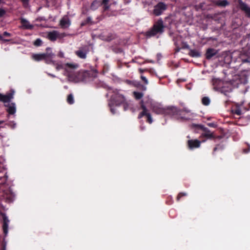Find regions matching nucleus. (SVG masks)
I'll return each mask as SVG.
<instances>
[{"instance_id": "1", "label": "nucleus", "mask_w": 250, "mask_h": 250, "mask_svg": "<svg viewBox=\"0 0 250 250\" xmlns=\"http://www.w3.org/2000/svg\"><path fill=\"white\" fill-rule=\"evenodd\" d=\"M152 110L156 114L167 115L177 120H188L190 119L186 116V113H190V110L186 108L180 109L175 106L164 108L159 105H154L152 107Z\"/></svg>"}, {"instance_id": "2", "label": "nucleus", "mask_w": 250, "mask_h": 250, "mask_svg": "<svg viewBox=\"0 0 250 250\" xmlns=\"http://www.w3.org/2000/svg\"><path fill=\"white\" fill-rule=\"evenodd\" d=\"M246 83H247V80L245 78H242L239 75H236L232 80H230L229 83L225 82L220 92L225 96L229 97V94L233 89V85L237 87L240 84H245Z\"/></svg>"}, {"instance_id": "3", "label": "nucleus", "mask_w": 250, "mask_h": 250, "mask_svg": "<svg viewBox=\"0 0 250 250\" xmlns=\"http://www.w3.org/2000/svg\"><path fill=\"white\" fill-rule=\"evenodd\" d=\"M165 26L162 19L156 21L152 27L146 33L147 38L154 37L157 34H161L164 32Z\"/></svg>"}, {"instance_id": "4", "label": "nucleus", "mask_w": 250, "mask_h": 250, "mask_svg": "<svg viewBox=\"0 0 250 250\" xmlns=\"http://www.w3.org/2000/svg\"><path fill=\"white\" fill-rule=\"evenodd\" d=\"M112 93L110 99L116 105L119 106L126 101L125 97L120 93V90L108 88V94Z\"/></svg>"}, {"instance_id": "5", "label": "nucleus", "mask_w": 250, "mask_h": 250, "mask_svg": "<svg viewBox=\"0 0 250 250\" xmlns=\"http://www.w3.org/2000/svg\"><path fill=\"white\" fill-rule=\"evenodd\" d=\"M195 126L196 127V128L201 129L204 131V132H203L201 134L202 136H203V137L210 140L215 139L220 140L222 138V137L221 136H215L213 132H211L208 128L206 127L203 125H196Z\"/></svg>"}, {"instance_id": "6", "label": "nucleus", "mask_w": 250, "mask_h": 250, "mask_svg": "<svg viewBox=\"0 0 250 250\" xmlns=\"http://www.w3.org/2000/svg\"><path fill=\"white\" fill-rule=\"evenodd\" d=\"M167 5L163 2H158L153 10V14L156 16L161 15L167 9Z\"/></svg>"}, {"instance_id": "7", "label": "nucleus", "mask_w": 250, "mask_h": 250, "mask_svg": "<svg viewBox=\"0 0 250 250\" xmlns=\"http://www.w3.org/2000/svg\"><path fill=\"white\" fill-rule=\"evenodd\" d=\"M141 108L142 109L143 111L139 114L138 116V118L140 119L142 118L143 116H146L147 118V122L149 124H151L152 123V119L150 114L148 112V110L147 109L146 106L144 105L143 101H141L140 103Z\"/></svg>"}, {"instance_id": "8", "label": "nucleus", "mask_w": 250, "mask_h": 250, "mask_svg": "<svg viewBox=\"0 0 250 250\" xmlns=\"http://www.w3.org/2000/svg\"><path fill=\"white\" fill-rule=\"evenodd\" d=\"M238 7L243 11L245 15V16L250 19V7L242 0H237Z\"/></svg>"}, {"instance_id": "9", "label": "nucleus", "mask_w": 250, "mask_h": 250, "mask_svg": "<svg viewBox=\"0 0 250 250\" xmlns=\"http://www.w3.org/2000/svg\"><path fill=\"white\" fill-rule=\"evenodd\" d=\"M14 94L15 91L13 89H11L5 95L0 93V101L4 103H9L13 99Z\"/></svg>"}, {"instance_id": "10", "label": "nucleus", "mask_w": 250, "mask_h": 250, "mask_svg": "<svg viewBox=\"0 0 250 250\" xmlns=\"http://www.w3.org/2000/svg\"><path fill=\"white\" fill-rule=\"evenodd\" d=\"M89 52L88 47L86 46L79 48V49L75 52V54L80 59H85L87 54Z\"/></svg>"}, {"instance_id": "11", "label": "nucleus", "mask_w": 250, "mask_h": 250, "mask_svg": "<svg viewBox=\"0 0 250 250\" xmlns=\"http://www.w3.org/2000/svg\"><path fill=\"white\" fill-rule=\"evenodd\" d=\"M52 54L49 53H42V54H33L32 55V59L35 61L39 62L47 58H52Z\"/></svg>"}, {"instance_id": "12", "label": "nucleus", "mask_w": 250, "mask_h": 250, "mask_svg": "<svg viewBox=\"0 0 250 250\" xmlns=\"http://www.w3.org/2000/svg\"><path fill=\"white\" fill-rule=\"evenodd\" d=\"M212 85L213 89L215 91L220 92L221 89L222 88L225 82L222 81L219 79L213 78L212 79Z\"/></svg>"}, {"instance_id": "13", "label": "nucleus", "mask_w": 250, "mask_h": 250, "mask_svg": "<svg viewBox=\"0 0 250 250\" xmlns=\"http://www.w3.org/2000/svg\"><path fill=\"white\" fill-rule=\"evenodd\" d=\"M2 217V229L5 235H6L8 230L9 220L4 213H1Z\"/></svg>"}, {"instance_id": "14", "label": "nucleus", "mask_w": 250, "mask_h": 250, "mask_svg": "<svg viewBox=\"0 0 250 250\" xmlns=\"http://www.w3.org/2000/svg\"><path fill=\"white\" fill-rule=\"evenodd\" d=\"M188 146L189 149H193L194 148L200 147L201 142L198 140H189L188 141Z\"/></svg>"}, {"instance_id": "15", "label": "nucleus", "mask_w": 250, "mask_h": 250, "mask_svg": "<svg viewBox=\"0 0 250 250\" xmlns=\"http://www.w3.org/2000/svg\"><path fill=\"white\" fill-rule=\"evenodd\" d=\"M60 24L62 28H67L70 25L71 21L67 16H65L60 20Z\"/></svg>"}, {"instance_id": "16", "label": "nucleus", "mask_w": 250, "mask_h": 250, "mask_svg": "<svg viewBox=\"0 0 250 250\" xmlns=\"http://www.w3.org/2000/svg\"><path fill=\"white\" fill-rule=\"evenodd\" d=\"M20 22L22 25V27L25 29L32 30L33 29V25L31 24L30 22L25 19L20 18Z\"/></svg>"}, {"instance_id": "17", "label": "nucleus", "mask_w": 250, "mask_h": 250, "mask_svg": "<svg viewBox=\"0 0 250 250\" xmlns=\"http://www.w3.org/2000/svg\"><path fill=\"white\" fill-rule=\"evenodd\" d=\"M218 53V51L214 48H208L206 53V58L207 60L211 59L213 57L216 56Z\"/></svg>"}, {"instance_id": "18", "label": "nucleus", "mask_w": 250, "mask_h": 250, "mask_svg": "<svg viewBox=\"0 0 250 250\" xmlns=\"http://www.w3.org/2000/svg\"><path fill=\"white\" fill-rule=\"evenodd\" d=\"M5 106L7 107V112L10 115H13L16 111V104L14 103H8L5 104Z\"/></svg>"}, {"instance_id": "19", "label": "nucleus", "mask_w": 250, "mask_h": 250, "mask_svg": "<svg viewBox=\"0 0 250 250\" xmlns=\"http://www.w3.org/2000/svg\"><path fill=\"white\" fill-rule=\"evenodd\" d=\"M59 35V32L57 31L54 30L48 33L47 38L50 41L54 42L57 39Z\"/></svg>"}, {"instance_id": "20", "label": "nucleus", "mask_w": 250, "mask_h": 250, "mask_svg": "<svg viewBox=\"0 0 250 250\" xmlns=\"http://www.w3.org/2000/svg\"><path fill=\"white\" fill-rule=\"evenodd\" d=\"M213 3L215 5L221 7H225L229 5V2L227 0H215Z\"/></svg>"}, {"instance_id": "21", "label": "nucleus", "mask_w": 250, "mask_h": 250, "mask_svg": "<svg viewBox=\"0 0 250 250\" xmlns=\"http://www.w3.org/2000/svg\"><path fill=\"white\" fill-rule=\"evenodd\" d=\"M101 5V2L98 0H94L91 3L90 8L93 11L97 10Z\"/></svg>"}, {"instance_id": "22", "label": "nucleus", "mask_w": 250, "mask_h": 250, "mask_svg": "<svg viewBox=\"0 0 250 250\" xmlns=\"http://www.w3.org/2000/svg\"><path fill=\"white\" fill-rule=\"evenodd\" d=\"M188 55L193 58H198L201 56L200 52L195 49H190Z\"/></svg>"}, {"instance_id": "23", "label": "nucleus", "mask_w": 250, "mask_h": 250, "mask_svg": "<svg viewBox=\"0 0 250 250\" xmlns=\"http://www.w3.org/2000/svg\"><path fill=\"white\" fill-rule=\"evenodd\" d=\"M79 64L77 63H66L64 64V69L67 70V69L69 68L71 69H75L78 68Z\"/></svg>"}, {"instance_id": "24", "label": "nucleus", "mask_w": 250, "mask_h": 250, "mask_svg": "<svg viewBox=\"0 0 250 250\" xmlns=\"http://www.w3.org/2000/svg\"><path fill=\"white\" fill-rule=\"evenodd\" d=\"M243 110L239 106H236L232 109V112L233 114L238 116L241 115L243 113Z\"/></svg>"}, {"instance_id": "25", "label": "nucleus", "mask_w": 250, "mask_h": 250, "mask_svg": "<svg viewBox=\"0 0 250 250\" xmlns=\"http://www.w3.org/2000/svg\"><path fill=\"white\" fill-rule=\"evenodd\" d=\"M109 0H103L101 2V5H103V10L104 11H107L110 8L109 4Z\"/></svg>"}, {"instance_id": "26", "label": "nucleus", "mask_w": 250, "mask_h": 250, "mask_svg": "<svg viewBox=\"0 0 250 250\" xmlns=\"http://www.w3.org/2000/svg\"><path fill=\"white\" fill-rule=\"evenodd\" d=\"M88 24H92V19L90 17H87L86 20L82 21L81 26H84Z\"/></svg>"}, {"instance_id": "27", "label": "nucleus", "mask_w": 250, "mask_h": 250, "mask_svg": "<svg viewBox=\"0 0 250 250\" xmlns=\"http://www.w3.org/2000/svg\"><path fill=\"white\" fill-rule=\"evenodd\" d=\"M225 148V146L223 144H218L213 148L212 154L214 155V152L217 150H223Z\"/></svg>"}, {"instance_id": "28", "label": "nucleus", "mask_w": 250, "mask_h": 250, "mask_svg": "<svg viewBox=\"0 0 250 250\" xmlns=\"http://www.w3.org/2000/svg\"><path fill=\"white\" fill-rule=\"evenodd\" d=\"M210 100L208 97H204L202 99V103L203 105L207 106L209 104Z\"/></svg>"}, {"instance_id": "29", "label": "nucleus", "mask_w": 250, "mask_h": 250, "mask_svg": "<svg viewBox=\"0 0 250 250\" xmlns=\"http://www.w3.org/2000/svg\"><path fill=\"white\" fill-rule=\"evenodd\" d=\"M115 38V35L112 33H109L107 36H104V40L107 42H110Z\"/></svg>"}, {"instance_id": "30", "label": "nucleus", "mask_w": 250, "mask_h": 250, "mask_svg": "<svg viewBox=\"0 0 250 250\" xmlns=\"http://www.w3.org/2000/svg\"><path fill=\"white\" fill-rule=\"evenodd\" d=\"M67 102L70 104H74V100L72 94H70L67 96Z\"/></svg>"}, {"instance_id": "31", "label": "nucleus", "mask_w": 250, "mask_h": 250, "mask_svg": "<svg viewBox=\"0 0 250 250\" xmlns=\"http://www.w3.org/2000/svg\"><path fill=\"white\" fill-rule=\"evenodd\" d=\"M133 94V95H134L135 98L136 100L141 99L143 97V95H144V94L142 92H136V91H134Z\"/></svg>"}, {"instance_id": "32", "label": "nucleus", "mask_w": 250, "mask_h": 250, "mask_svg": "<svg viewBox=\"0 0 250 250\" xmlns=\"http://www.w3.org/2000/svg\"><path fill=\"white\" fill-rule=\"evenodd\" d=\"M122 104H123L124 110L125 111H126L129 109L132 108L130 104L126 101H125V102L124 103H122Z\"/></svg>"}, {"instance_id": "33", "label": "nucleus", "mask_w": 250, "mask_h": 250, "mask_svg": "<svg viewBox=\"0 0 250 250\" xmlns=\"http://www.w3.org/2000/svg\"><path fill=\"white\" fill-rule=\"evenodd\" d=\"M42 42L41 39H37L33 42V44L35 46H40L42 45Z\"/></svg>"}, {"instance_id": "34", "label": "nucleus", "mask_w": 250, "mask_h": 250, "mask_svg": "<svg viewBox=\"0 0 250 250\" xmlns=\"http://www.w3.org/2000/svg\"><path fill=\"white\" fill-rule=\"evenodd\" d=\"M187 194L186 193H185V192H180L177 197H176V200L177 201H179L180 200V199H181V198H182V197H184V196H187Z\"/></svg>"}, {"instance_id": "35", "label": "nucleus", "mask_w": 250, "mask_h": 250, "mask_svg": "<svg viewBox=\"0 0 250 250\" xmlns=\"http://www.w3.org/2000/svg\"><path fill=\"white\" fill-rule=\"evenodd\" d=\"M24 8L27 7L29 5V0H20Z\"/></svg>"}, {"instance_id": "36", "label": "nucleus", "mask_w": 250, "mask_h": 250, "mask_svg": "<svg viewBox=\"0 0 250 250\" xmlns=\"http://www.w3.org/2000/svg\"><path fill=\"white\" fill-rule=\"evenodd\" d=\"M113 51L116 53H120L123 52V50L121 48L115 47L113 49Z\"/></svg>"}, {"instance_id": "37", "label": "nucleus", "mask_w": 250, "mask_h": 250, "mask_svg": "<svg viewBox=\"0 0 250 250\" xmlns=\"http://www.w3.org/2000/svg\"><path fill=\"white\" fill-rule=\"evenodd\" d=\"M141 79L144 82V83L145 84H147L148 83L147 79L144 76L141 75Z\"/></svg>"}, {"instance_id": "38", "label": "nucleus", "mask_w": 250, "mask_h": 250, "mask_svg": "<svg viewBox=\"0 0 250 250\" xmlns=\"http://www.w3.org/2000/svg\"><path fill=\"white\" fill-rule=\"evenodd\" d=\"M6 11L4 9L2 8H0V18L3 17V16L5 14Z\"/></svg>"}, {"instance_id": "39", "label": "nucleus", "mask_w": 250, "mask_h": 250, "mask_svg": "<svg viewBox=\"0 0 250 250\" xmlns=\"http://www.w3.org/2000/svg\"><path fill=\"white\" fill-rule=\"evenodd\" d=\"M139 72L140 73H144V72H146V71H148L149 72H151V69L148 70L147 68H146V69L139 68Z\"/></svg>"}, {"instance_id": "40", "label": "nucleus", "mask_w": 250, "mask_h": 250, "mask_svg": "<svg viewBox=\"0 0 250 250\" xmlns=\"http://www.w3.org/2000/svg\"><path fill=\"white\" fill-rule=\"evenodd\" d=\"M247 146H248V148H245L243 150V152L244 153H248L250 151V145L249 144H247Z\"/></svg>"}, {"instance_id": "41", "label": "nucleus", "mask_w": 250, "mask_h": 250, "mask_svg": "<svg viewBox=\"0 0 250 250\" xmlns=\"http://www.w3.org/2000/svg\"><path fill=\"white\" fill-rule=\"evenodd\" d=\"M207 125L211 127L216 128L217 127V125L214 123H209L207 124Z\"/></svg>"}, {"instance_id": "42", "label": "nucleus", "mask_w": 250, "mask_h": 250, "mask_svg": "<svg viewBox=\"0 0 250 250\" xmlns=\"http://www.w3.org/2000/svg\"><path fill=\"white\" fill-rule=\"evenodd\" d=\"M6 200L8 202H11L13 201V197L12 195H10V196L6 197Z\"/></svg>"}, {"instance_id": "43", "label": "nucleus", "mask_w": 250, "mask_h": 250, "mask_svg": "<svg viewBox=\"0 0 250 250\" xmlns=\"http://www.w3.org/2000/svg\"><path fill=\"white\" fill-rule=\"evenodd\" d=\"M45 20V19L43 17H39L36 19V21H44Z\"/></svg>"}, {"instance_id": "44", "label": "nucleus", "mask_w": 250, "mask_h": 250, "mask_svg": "<svg viewBox=\"0 0 250 250\" xmlns=\"http://www.w3.org/2000/svg\"><path fill=\"white\" fill-rule=\"evenodd\" d=\"M3 36L4 37H10L12 36L11 34L7 32V31H5L3 33Z\"/></svg>"}, {"instance_id": "45", "label": "nucleus", "mask_w": 250, "mask_h": 250, "mask_svg": "<svg viewBox=\"0 0 250 250\" xmlns=\"http://www.w3.org/2000/svg\"><path fill=\"white\" fill-rule=\"evenodd\" d=\"M243 56L242 55H241L240 56V58L241 59L243 62H249V58H247L246 59H243Z\"/></svg>"}, {"instance_id": "46", "label": "nucleus", "mask_w": 250, "mask_h": 250, "mask_svg": "<svg viewBox=\"0 0 250 250\" xmlns=\"http://www.w3.org/2000/svg\"><path fill=\"white\" fill-rule=\"evenodd\" d=\"M109 106L110 107V111L112 112V114H115L116 113L115 109L112 107L111 104H109Z\"/></svg>"}, {"instance_id": "47", "label": "nucleus", "mask_w": 250, "mask_h": 250, "mask_svg": "<svg viewBox=\"0 0 250 250\" xmlns=\"http://www.w3.org/2000/svg\"><path fill=\"white\" fill-rule=\"evenodd\" d=\"M0 40L4 42H8L10 41V40L5 39L2 38V36L0 34Z\"/></svg>"}, {"instance_id": "48", "label": "nucleus", "mask_w": 250, "mask_h": 250, "mask_svg": "<svg viewBox=\"0 0 250 250\" xmlns=\"http://www.w3.org/2000/svg\"><path fill=\"white\" fill-rule=\"evenodd\" d=\"M46 53H51L52 55V57L53 56H54V54L52 53V51H51V49L49 47H47L46 49Z\"/></svg>"}, {"instance_id": "49", "label": "nucleus", "mask_w": 250, "mask_h": 250, "mask_svg": "<svg viewBox=\"0 0 250 250\" xmlns=\"http://www.w3.org/2000/svg\"><path fill=\"white\" fill-rule=\"evenodd\" d=\"M183 48L188 49L189 48V45L188 44H187V43H185V44L183 46Z\"/></svg>"}, {"instance_id": "50", "label": "nucleus", "mask_w": 250, "mask_h": 250, "mask_svg": "<svg viewBox=\"0 0 250 250\" xmlns=\"http://www.w3.org/2000/svg\"><path fill=\"white\" fill-rule=\"evenodd\" d=\"M58 56L60 58H63V53L62 52H60L58 54Z\"/></svg>"}, {"instance_id": "51", "label": "nucleus", "mask_w": 250, "mask_h": 250, "mask_svg": "<svg viewBox=\"0 0 250 250\" xmlns=\"http://www.w3.org/2000/svg\"><path fill=\"white\" fill-rule=\"evenodd\" d=\"M141 89L143 90H146V86H145L144 85H141Z\"/></svg>"}, {"instance_id": "52", "label": "nucleus", "mask_w": 250, "mask_h": 250, "mask_svg": "<svg viewBox=\"0 0 250 250\" xmlns=\"http://www.w3.org/2000/svg\"><path fill=\"white\" fill-rule=\"evenodd\" d=\"M179 50H180V49H179V48H177V49H176V52H178V51H179Z\"/></svg>"}, {"instance_id": "53", "label": "nucleus", "mask_w": 250, "mask_h": 250, "mask_svg": "<svg viewBox=\"0 0 250 250\" xmlns=\"http://www.w3.org/2000/svg\"><path fill=\"white\" fill-rule=\"evenodd\" d=\"M15 125H16V124H14L13 127L14 128L15 126Z\"/></svg>"}, {"instance_id": "54", "label": "nucleus", "mask_w": 250, "mask_h": 250, "mask_svg": "<svg viewBox=\"0 0 250 250\" xmlns=\"http://www.w3.org/2000/svg\"><path fill=\"white\" fill-rule=\"evenodd\" d=\"M3 123V121H0V125Z\"/></svg>"}, {"instance_id": "55", "label": "nucleus", "mask_w": 250, "mask_h": 250, "mask_svg": "<svg viewBox=\"0 0 250 250\" xmlns=\"http://www.w3.org/2000/svg\"><path fill=\"white\" fill-rule=\"evenodd\" d=\"M51 75L52 77H55V76H54V75Z\"/></svg>"}, {"instance_id": "56", "label": "nucleus", "mask_w": 250, "mask_h": 250, "mask_svg": "<svg viewBox=\"0 0 250 250\" xmlns=\"http://www.w3.org/2000/svg\"><path fill=\"white\" fill-rule=\"evenodd\" d=\"M3 250H5L4 249H3Z\"/></svg>"}]
</instances>
